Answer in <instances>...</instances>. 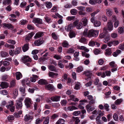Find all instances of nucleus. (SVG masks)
Returning <instances> with one entry per match:
<instances>
[{"label": "nucleus", "mask_w": 124, "mask_h": 124, "mask_svg": "<svg viewBox=\"0 0 124 124\" xmlns=\"http://www.w3.org/2000/svg\"><path fill=\"white\" fill-rule=\"evenodd\" d=\"M99 34V31L97 30H90L88 31V29H85L83 33V35L89 38L92 37H96Z\"/></svg>", "instance_id": "nucleus-1"}, {"label": "nucleus", "mask_w": 124, "mask_h": 124, "mask_svg": "<svg viewBox=\"0 0 124 124\" xmlns=\"http://www.w3.org/2000/svg\"><path fill=\"white\" fill-rule=\"evenodd\" d=\"M23 97L19 98L16 101V107L18 108L21 109L22 107V101L23 100Z\"/></svg>", "instance_id": "nucleus-2"}, {"label": "nucleus", "mask_w": 124, "mask_h": 124, "mask_svg": "<svg viewBox=\"0 0 124 124\" xmlns=\"http://www.w3.org/2000/svg\"><path fill=\"white\" fill-rule=\"evenodd\" d=\"M25 104L27 108L30 107L31 106L32 103V101L31 99L26 97L24 100Z\"/></svg>", "instance_id": "nucleus-3"}, {"label": "nucleus", "mask_w": 124, "mask_h": 124, "mask_svg": "<svg viewBox=\"0 0 124 124\" xmlns=\"http://www.w3.org/2000/svg\"><path fill=\"white\" fill-rule=\"evenodd\" d=\"M22 62L24 63L26 62H31V59L28 56H25L22 58Z\"/></svg>", "instance_id": "nucleus-4"}, {"label": "nucleus", "mask_w": 124, "mask_h": 124, "mask_svg": "<svg viewBox=\"0 0 124 124\" xmlns=\"http://www.w3.org/2000/svg\"><path fill=\"white\" fill-rule=\"evenodd\" d=\"M74 27L76 26L77 29H81L82 27L83 24L80 22H74L73 23Z\"/></svg>", "instance_id": "nucleus-5"}, {"label": "nucleus", "mask_w": 124, "mask_h": 124, "mask_svg": "<svg viewBox=\"0 0 124 124\" xmlns=\"http://www.w3.org/2000/svg\"><path fill=\"white\" fill-rule=\"evenodd\" d=\"M2 26L3 28H7L8 29H13L14 28V26L10 23H4L2 24Z\"/></svg>", "instance_id": "nucleus-6"}, {"label": "nucleus", "mask_w": 124, "mask_h": 124, "mask_svg": "<svg viewBox=\"0 0 124 124\" xmlns=\"http://www.w3.org/2000/svg\"><path fill=\"white\" fill-rule=\"evenodd\" d=\"M9 86V84L7 82H2L0 85V86L2 89H4L7 88Z\"/></svg>", "instance_id": "nucleus-7"}, {"label": "nucleus", "mask_w": 124, "mask_h": 124, "mask_svg": "<svg viewBox=\"0 0 124 124\" xmlns=\"http://www.w3.org/2000/svg\"><path fill=\"white\" fill-rule=\"evenodd\" d=\"M39 76L36 75L32 74V76L31 77L30 81L31 82L34 83L35 82L36 80L37 79Z\"/></svg>", "instance_id": "nucleus-8"}, {"label": "nucleus", "mask_w": 124, "mask_h": 124, "mask_svg": "<svg viewBox=\"0 0 124 124\" xmlns=\"http://www.w3.org/2000/svg\"><path fill=\"white\" fill-rule=\"evenodd\" d=\"M34 34V33L33 32H31L26 37L25 40L26 42H28L30 41V39L33 36V35Z\"/></svg>", "instance_id": "nucleus-9"}, {"label": "nucleus", "mask_w": 124, "mask_h": 124, "mask_svg": "<svg viewBox=\"0 0 124 124\" xmlns=\"http://www.w3.org/2000/svg\"><path fill=\"white\" fill-rule=\"evenodd\" d=\"M21 83L23 85H29L30 82L28 78H25L22 79L21 81Z\"/></svg>", "instance_id": "nucleus-10"}, {"label": "nucleus", "mask_w": 124, "mask_h": 124, "mask_svg": "<svg viewBox=\"0 0 124 124\" xmlns=\"http://www.w3.org/2000/svg\"><path fill=\"white\" fill-rule=\"evenodd\" d=\"M42 20L40 18H34L33 19L32 22L33 23H35L41 24L42 23Z\"/></svg>", "instance_id": "nucleus-11"}, {"label": "nucleus", "mask_w": 124, "mask_h": 124, "mask_svg": "<svg viewBox=\"0 0 124 124\" xmlns=\"http://www.w3.org/2000/svg\"><path fill=\"white\" fill-rule=\"evenodd\" d=\"M38 83L40 85H46L48 83L46 80L43 79H41L39 80Z\"/></svg>", "instance_id": "nucleus-12"}, {"label": "nucleus", "mask_w": 124, "mask_h": 124, "mask_svg": "<svg viewBox=\"0 0 124 124\" xmlns=\"http://www.w3.org/2000/svg\"><path fill=\"white\" fill-rule=\"evenodd\" d=\"M58 75L57 73H54L52 72H50L48 73L49 76L52 78H56Z\"/></svg>", "instance_id": "nucleus-13"}, {"label": "nucleus", "mask_w": 124, "mask_h": 124, "mask_svg": "<svg viewBox=\"0 0 124 124\" xmlns=\"http://www.w3.org/2000/svg\"><path fill=\"white\" fill-rule=\"evenodd\" d=\"M74 25L73 24H70L66 26L65 27V29L67 31H69L71 30V29L74 27Z\"/></svg>", "instance_id": "nucleus-14"}, {"label": "nucleus", "mask_w": 124, "mask_h": 124, "mask_svg": "<svg viewBox=\"0 0 124 124\" xmlns=\"http://www.w3.org/2000/svg\"><path fill=\"white\" fill-rule=\"evenodd\" d=\"M43 35L44 34L42 32H39L36 33L34 37L35 39H37L43 36Z\"/></svg>", "instance_id": "nucleus-15"}, {"label": "nucleus", "mask_w": 124, "mask_h": 124, "mask_svg": "<svg viewBox=\"0 0 124 124\" xmlns=\"http://www.w3.org/2000/svg\"><path fill=\"white\" fill-rule=\"evenodd\" d=\"M16 79L19 80L22 77V75L21 73L19 72H17L16 73Z\"/></svg>", "instance_id": "nucleus-16"}, {"label": "nucleus", "mask_w": 124, "mask_h": 124, "mask_svg": "<svg viewBox=\"0 0 124 124\" xmlns=\"http://www.w3.org/2000/svg\"><path fill=\"white\" fill-rule=\"evenodd\" d=\"M106 12L107 15L108 16H110L112 15V10L110 8L107 9L106 10Z\"/></svg>", "instance_id": "nucleus-17"}, {"label": "nucleus", "mask_w": 124, "mask_h": 124, "mask_svg": "<svg viewBox=\"0 0 124 124\" xmlns=\"http://www.w3.org/2000/svg\"><path fill=\"white\" fill-rule=\"evenodd\" d=\"M84 26H86L87 24L88 20L87 18L86 17L83 18L81 20Z\"/></svg>", "instance_id": "nucleus-18"}, {"label": "nucleus", "mask_w": 124, "mask_h": 124, "mask_svg": "<svg viewBox=\"0 0 124 124\" xmlns=\"http://www.w3.org/2000/svg\"><path fill=\"white\" fill-rule=\"evenodd\" d=\"M78 48L80 50H83L85 51L86 52H88L89 50L88 49L86 48L84 46H78Z\"/></svg>", "instance_id": "nucleus-19"}, {"label": "nucleus", "mask_w": 124, "mask_h": 124, "mask_svg": "<svg viewBox=\"0 0 124 124\" xmlns=\"http://www.w3.org/2000/svg\"><path fill=\"white\" fill-rule=\"evenodd\" d=\"M29 48V44L28 43H27L23 46L22 49L23 51L25 52L28 50Z\"/></svg>", "instance_id": "nucleus-20"}, {"label": "nucleus", "mask_w": 124, "mask_h": 124, "mask_svg": "<svg viewBox=\"0 0 124 124\" xmlns=\"http://www.w3.org/2000/svg\"><path fill=\"white\" fill-rule=\"evenodd\" d=\"M0 55L2 57H6L9 56L8 53L6 52L2 51L0 52Z\"/></svg>", "instance_id": "nucleus-21"}, {"label": "nucleus", "mask_w": 124, "mask_h": 124, "mask_svg": "<svg viewBox=\"0 0 124 124\" xmlns=\"http://www.w3.org/2000/svg\"><path fill=\"white\" fill-rule=\"evenodd\" d=\"M83 73L86 76L88 77L92 75V71L88 70L84 71Z\"/></svg>", "instance_id": "nucleus-22"}, {"label": "nucleus", "mask_w": 124, "mask_h": 124, "mask_svg": "<svg viewBox=\"0 0 124 124\" xmlns=\"http://www.w3.org/2000/svg\"><path fill=\"white\" fill-rule=\"evenodd\" d=\"M32 118L33 117L32 116L27 114L24 117V119L25 121H27L30 120L32 119Z\"/></svg>", "instance_id": "nucleus-23"}, {"label": "nucleus", "mask_w": 124, "mask_h": 124, "mask_svg": "<svg viewBox=\"0 0 124 124\" xmlns=\"http://www.w3.org/2000/svg\"><path fill=\"white\" fill-rule=\"evenodd\" d=\"M60 96L53 97L51 98V100L53 101H59L60 99Z\"/></svg>", "instance_id": "nucleus-24"}, {"label": "nucleus", "mask_w": 124, "mask_h": 124, "mask_svg": "<svg viewBox=\"0 0 124 124\" xmlns=\"http://www.w3.org/2000/svg\"><path fill=\"white\" fill-rule=\"evenodd\" d=\"M108 30L109 31H112L113 29V26L111 22H109L108 23Z\"/></svg>", "instance_id": "nucleus-25"}, {"label": "nucleus", "mask_w": 124, "mask_h": 124, "mask_svg": "<svg viewBox=\"0 0 124 124\" xmlns=\"http://www.w3.org/2000/svg\"><path fill=\"white\" fill-rule=\"evenodd\" d=\"M45 88L47 90H52L54 89L53 86L50 84L46 86Z\"/></svg>", "instance_id": "nucleus-26"}, {"label": "nucleus", "mask_w": 124, "mask_h": 124, "mask_svg": "<svg viewBox=\"0 0 124 124\" xmlns=\"http://www.w3.org/2000/svg\"><path fill=\"white\" fill-rule=\"evenodd\" d=\"M72 119L73 121L75 122V123L76 124H78L80 121V120L78 117H75L73 116L72 117Z\"/></svg>", "instance_id": "nucleus-27"}, {"label": "nucleus", "mask_w": 124, "mask_h": 124, "mask_svg": "<svg viewBox=\"0 0 124 124\" xmlns=\"http://www.w3.org/2000/svg\"><path fill=\"white\" fill-rule=\"evenodd\" d=\"M45 118V117H42L41 119H40L39 118L37 119L36 120L35 124H39L41 122H42Z\"/></svg>", "instance_id": "nucleus-28"}, {"label": "nucleus", "mask_w": 124, "mask_h": 124, "mask_svg": "<svg viewBox=\"0 0 124 124\" xmlns=\"http://www.w3.org/2000/svg\"><path fill=\"white\" fill-rule=\"evenodd\" d=\"M43 43L42 41H40L39 40H36L34 42L35 45L36 46H39Z\"/></svg>", "instance_id": "nucleus-29"}, {"label": "nucleus", "mask_w": 124, "mask_h": 124, "mask_svg": "<svg viewBox=\"0 0 124 124\" xmlns=\"http://www.w3.org/2000/svg\"><path fill=\"white\" fill-rule=\"evenodd\" d=\"M93 24L95 26L97 27L100 26L101 25V23L100 21L96 20L94 22Z\"/></svg>", "instance_id": "nucleus-30"}, {"label": "nucleus", "mask_w": 124, "mask_h": 124, "mask_svg": "<svg viewBox=\"0 0 124 124\" xmlns=\"http://www.w3.org/2000/svg\"><path fill=\"white\" fill-rule=\"evenodd\" d=\"M45 5L46 7L48 8H50L52 6L51 3L49 2H46Z\"/></svg>", "instance_id": "nucleus-31"}, {"label": "nucleus", "mask_w": 124, "mask_h": 124, "mask_svg": "<svg viewBox=\"0 0 124 124\" xmlns=\"http://www.w3.org/2000/svg\"><path fill=\"white\" fill-rule=\"evenodd\" d=\"M20 91L22 93V96H25L26 94L25 93V90L22 87H21L19 88Z\"/></svg>", "instance_id": "nucleus-32"}, {"label": "nucleus", "mask_w": 124, "mask_h": 124, "mask_svg": "<svg viewBox=\"0 0 124 124\" xmlns=\"http://www.w3.org/2000/svg\"><path fill=\"white\" fill-rule=\"evenodd\" d=\"M118 32L120 34H121L124 32V28L121 27H118Z\"/></svg>", "instance_id": "nucleus-33"}, {"label": "nucleus", "mask_w": 124, "mask_h": 124, "mask_svg": "<svg viewBox=\"0 0 124 124\" xmlns=\"http://www.w3.org/2000/svg\"><path fill=\"white\" fill-rule=\"evenodd\" d=\"M69 44L68 42L66 41H64L62 42V46L65 48H68Z\"/></svg>", "instance_id": "nucleus-34"}, {"label": "nucleus", "mask_w": 124, "mask_h": 124, "mask_svg": "<svg viewBox=\"0 0 124 124\" xmlns=\"http://www.w3.org/2000/svg\"><path fill=\"white\" fill-rule=\"evenodd\" d=\"M75 51L74 48H70L68 49L67 53L69 54H73Z\"/></svg>", "instance_id": "nucleus-35"}, {"label": "nucleus", "mask_w": 124, "mask_h": 124, "mask_svg": "<svg viewBox=\"0 0 124 124\" xmlns=\"http://www.w3.org/2000/svg\"><path fill=\"white\" fill-rule=\"evenodd\" d=\"M16 80H13L11 81L10 83V86L9 87L10 88L14 87L16 85Z\"/></svg>", "instance_id": "nucleus-36"}, {"label": "nucleus", "mask_w": 124, "mask_h": 124, "mask_svg": "<svg viewBox=\"0 0 124 124\" xmlns=\"http://www.w3.org/2000/svg\"><path fill=\"white\" fill-rule=\"evenodd\" d=\"M111 53V50L110 49H107L106 50L105 54L107 56H108L110 55Z\"/></svg>", "instance_id": "nucleus-37"}, {"label": "nucleus", "mask_w": 124, "mask_h": 124, "mask_svg": "<svg viewBox=\"0 0 124 124\" xmlns=\"http://www.w3.org/2000/svg\"><path fill=\"white\" fill-rule=\"evenodd\" d=\"M76 34L74 32L70 31L69 33V36L70 38H72L75 37Z\"/></svg>", "instance_id": "nucleus-38"}, {"label": "nucleus", "mask_w": 124, "mask_h": 124, "mask_svg": "<svg viewBox=\"0 0 124 124\" xmlns=\"http://www.w3.org/2000/svg\"><path fill=\"white\" fill-rule=\"evenodd\" d=\"M67 109L69 111H72L73 110L77 109V108L75 106H72V107L69 106L68 107Z\"/></svg>", "instance_id": "nucleus-39"}, {"label": "nucleus", "mask_w": 124, "mask_h": 124, "mask_svg": "<svg viewBox=\"0 0 124 124\" xmlns=\"http://www.w3.org/2000/svg\"><path fill=\"white\" fill-rule=\"evenodd\" d=\"M11 3V0H3V4L4 5H8Z\"/></svg>", "instance_id": "nucleus-40"}, {"label": "nucleus", "mask_w": 124, "mask_h": 124, "mask_svg": "<svg viewBox=\"0 0 124 124\" xmlns=\"http://www.w3.org/2000/svg\"><path fill=\"white\" fill-rule=\"evenodd\" d=\"M70 12L71 14L73 15H76L77 13V10L75 9H73L71 10Z\"/></svg>", "instance_id": "nucleus-41"}, {"label": "nucleus", "mask_w": 124, "mask_h": 124, "mask_svg": "<svg viewBox=\"0 0 124 124\" xmlns=\"http://www.w3.org/2000/svg\"><path fill=\"white\" fill-rule=\"evenodd\" d=\"M111 67L112 68H115L117 67L116 65L115 64V62L112 61L109 63Z\"/></svg>", "instance_id": "nucleus-42"}, {"label": "nucleus", "mask_w": 124, "mask_h": 124, "mask_svg": "<svg viewBox=\"0 0 124 124\" xmlns=\"http://www.w3.org/2000/svg\"><path fill=\"white\" fill-rule=\"evenodd\" d=\"M77 9L80 11H84L85 10V7L82 6H78L77 7Z\"/></svg>", "instance_id": "nucleus-43"}, {"label": "nucleus", "mask_w": 124, "mask_h": 124, "mask_svg": "<svg viewBox=\"0 0 124 124\" xmlns=\"http://www.w3.org/2000/svg\"><path fill=\"white\" fill-rule=\"evenodd\" d=\"M49 69L51 71H55L56 70V68L54 66L52 65L50 66L49 67Z\"/></svg>", "instance_id": "nucleus-44"}, {"label": "nucleus", "mask_w": 124, "mask_h": 124, "mask_svg": "<svg viewBox=\"0 0 124 124\" xmlns=\"http://www.w3.org/2000/svg\"><path fill=\"white\" fill-rule=\"evenodd\" d=\"M7 41L8 43L12 45H14L16 43V42L15 40L11 39H8Z\"/></svg>", "instance_id": "nucleus-45"}, {"label": "nucleus", "mask_w": 124, "mask_h": 124, "mask_svg": "<svg viewBox=\"0 0 124 124\" xmlns=\"http://www.w3.org/2000/svg\"><path fill=\"white\" fill-rule=\"evenodd\" d=\"M0 93L3 95H6L8 93V92L6 90H2L0 91Z\"/></svg>", "instance_id": "nucleus-46"}, {"label": "nucleus", "mask_w": 124, "mask_h": 124, "mask_svg": "<svg viewBox=\"0 0 124 124\" xmlns=\"http://www.w3.org/2000/svg\"><path fill=\"white\" fill-rule=\"evenodd\" d=\"M95 42L93 40H91L89 42L88 45L89 46H94L95 45Z\"/></svg>", "instance_id": "nucleus-47"}, {"label": "nucleus", "mask_w": 124, "mask_h": 124, "mask_svg": "<svg viewBox=\"0 0 124 124\" xmlns=\"http://www.w3.org/2000/svg\"><path fill=\"white\" fill-rule=\"evenodd\" d=\"M45 120L43 122L44 124H48L49 123V118L47 117L45 118Z\"/></svg>", "instance_id": "nucleus-48"}, {"label": "nucleus", "mask_w": 124, "mask_h": 124, "mask_svg": "<svg viewBox=\"0 0 124 124\" xmlns=\"http://www.w3.org/2000/svg\"><path fill=\"white\" fill-rule=\"evenodd\" d=\"M18 94V91L17 89H15L13 91V96L15 98L16 97Z\"/></svg>", "instance_id": "nucleus-49"}, {"label": "nucleus", "mask_w": 124, "mask_h": 124, "mask_svg": "<svg viewBox=\"0 0 124 124\" xmlns=\"http://www.w3.org/2000/svg\"><path fill=\"white\" fill-rule=\"evenodd\" d=\"M82 56H85L87 58H88L89 57V54H87L85 52H82Z\"/></svg>", "instance_id": "nucleus-50"}, {"label": "nucleus", "mask_w": 124, "mask_h": 124, "mask_svg": "<svg viewBox=\"0 0 124 124\" xmlns=\"http://www.w3.org/2000/svg\"><path fill=\"white\" fill-rule=\"evenodd\" d=\"M58 116V115L56 114H54L52 115L51 117V119H54L57 118Z\"/></svg>", "instance_id": "nucleus-51"}, {"label": "nucleus", "mask_w": 124, "mask_h": 124, "mask_svg": "<svg viewBox=\"0 0 124 124\" xmlns=\"http://www.w3.org/2000/svg\"><path fill=\"white\" fill-rule=\"evenodd\" d=\"M86 41V39L84 38H81L79 40V42L83 43H85Z\"/></svg>", "instance_id": "nucleus-52"}, {"label": "nucleus", "mask_w": 124, "mask_h": 124, "mask_svg": "<svg viewBox=\"0 0 124 124\" xmlns=\"http://www.w3.org/2000/svg\"><path fill=\"white\" fill-rule=\"evenodd\" d=\"M122 101L121 99H118L115 102V104L116 105H118L120 104Z\"/></svg>", "instance_id": "nucleus-53"}, {"label": "nucleus", "mask_w": 124, "mask_h": 124, "mask_svg": "<svg viewBox=\"0 0 124 124\" xmlns=\"http://www.w3.org/2000/svg\"><path fill=\"white\" fill-rule=\"evenodd\" d=\"M80 113V111H76L72 113L73 116H77Z\"/></svg>", "instance_id": "nucleus-54"}, {"label": "nucleus", "mask_w": 124, "mask_h": 124, "mask_svg": "<svg viewBox=\"0 0 124 124\" xmlns=\"http://www.w3.org/2000/svg\"><path fill=\"white\" fill-rule=\"evenodd\" d=\"M8 120L9 121L13 120L14 119V117L13 115H9L7 117Z\"/></svg>", "instance_id": "nucleus-55"}, {"label": "nucleus", "mask_w": 124, "mask_h": 124, "mask_svg": "<svg viewBox=\"0 0 124 124\" xmlns=\"http://www.w3.org/2000/svg\"><path fill=\"white\" fill-rule=\"evenodd\" d=\"M9 105L7 106L8 108L10 107H11L13 106L14 105L13 102L12 101H10L9 102Z\"/></svg>", "instance_id": "nucleus-56"}, {"label": "nucleus", "mask_w": 124, "mask_h": 124, "mask_svg": "<svg viewBox=\"0 0 124 124\" xmlns=\"http://www.w3.org/2000/svg\"><path fill=\"white\" fill-rule=\"evenodd\" d=\"M32 71L35 73L37 72L36 74L37 75L39 74V72H38V70L36 68H33L32 69Z\"/></svg>", "instance_id": "nucleus-57"}, {"label": "nucleus", "mask_w": 124, "mask_h": 124, "mask_svg": "<svg viewBox=\"0 0 124 124\" xmlns=\"http://www.w3.org/2000/svg\"><path fill=\"white\" fill-rule=\"evenodd\" d=\"M113 117L114 120L115 121H117L118 120V116L117 114L115 113L113 115Z\"/></svg>", "instance_id": "nucleus-58"}, {"label": "nucleus", "mask_w": 124, "mask_h": 124, "mask_svg": "<svg viewBox=\"0 0 124 124\" xmlns=\"http://www.w3.org/2000/svg\"><path fill=\"white\" fill-rule=\"evenodd\" d=\"M101 19L104 22H106L107 20V17L105 15H103L102 16Z\"/></svg>", "instance_id": "nucleus-59"}, {"label": "nucleus", "mask_w": 124, "mask_h": 124, "mask_svg": "<svg viewBox=\"0 0 124 124\" xmlns=\"http://www.w3.org/2000/svg\"><path fill=\"white\" fill-rule=\"evenodd\" d=\"M89 3L90 4L92 5L96 4L95 0H90L89 1Z\"/></svg>", "instance_id": "nucleus-60"}, {"label": "nucleus", "mask_w": 124, "mask_h": 124, "mask_svg": "<svg viewBox=\"0 0 124 124\" xmlns=\"http://www.w3.org/2000/svg\"><path fill=\"white\" fill-rule=\"evenodd\" d=\"M54 57L57 60H59L61 58V57L59 55L55 54L54 56Z\"/></svg>", "instance_id": "nucleus-61"}, {"label": "nucleus", "mask_w": 124, "mask_h": 124, "mask_svg": "<svg viewBox=\"0 0 124 124\" xmlns=\"http://www.w3.org/2000/svg\"><path fill=\"white\" fill-rule=\"evenodd\" d=\"M52 36L53 38L54 39H56L58 38L57 36L54 32H53L52 33Z\"/></svg>", "instance_id": "nucleus-62"}, {"label": "nucleus", "mask_w": 124, "mask_h": 124, "mask_svg": "<svg viewBox=\"0 0 124 124\" xmlns=\"http://www.w3.org/2000/svg\"><path fill=\"white\" fill-rule=\"evenodd\" d=\"M14 50H10L9 51V54L11 56H13L14 54Z\"/></svg>", "instance_id": "nucleus-63"}, {"label": "nucleus", "mask_w": 124, "mask_h": 124, "mask_svg": "<svg viewBox=\"0 0 124 124\" xmlns=\"http://www.w3.org/2000/svg\"><path fill=\"white\" fill-rule=\"evenodd\" d=\"M22 25H24L27 23V21L26 20H21L20 21Z\"/></svg>", "instance_id": "nucleus-64"}]
</instances>
